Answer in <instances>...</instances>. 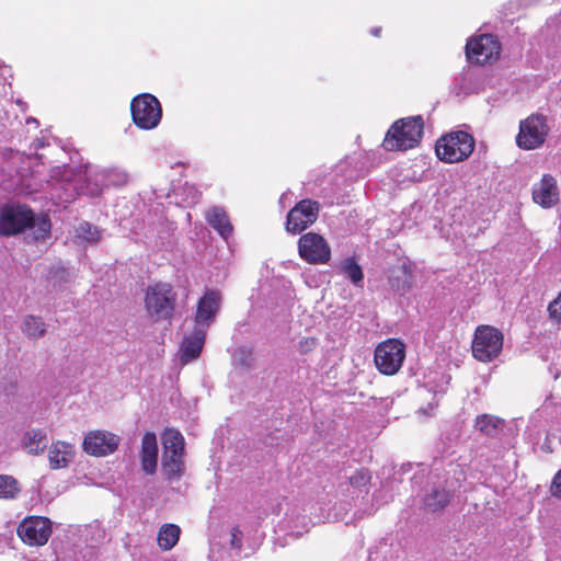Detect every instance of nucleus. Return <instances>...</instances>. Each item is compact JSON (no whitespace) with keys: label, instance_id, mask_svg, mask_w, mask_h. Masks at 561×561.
<instances>
[{"label":"nucleus","instance_id":"28","mask_svg":"<svg viewBox=\"0 0 561 561\" xmlns=\"http://www.w3.org/2000/svg\"><path fill=\"white\" fill-rule=\"evenodd\" d=\"M28 228L34 229V240H45L50 234L51 222L48 215L43 214L37 218L34 217V221Z\"/></svg>","mask_w":561,"mask_h":561},{"label":"nucleus","instance_id":"9","mask_svg":"<svg viewBox=\"0 0 561 561\" xmlns=\"http://www.w3.org/2000/svg\"><path fill=\"white\" fill-rule=\"evenodd\" d=\"M53 533V523L48 517L30 515L24 517L16 528L23 543L30 547H42L47 543Z\"/></svg>","mask_w":561,"mask_h":561},{"label":"nucleus","instance_id":"19","mask_svg":"<svg viewBox=\"0 0 561 561\" xmlns=\"http://www.w3.org/2000/svg\"><path fill=\"white\" fill-rule=\"evenodd\" d=\"M75 457L73 445L57 440L48 449L49 466L51 469L66 468Z\"/></svg>","mask_w":561,"mask_h":561},{"label":"nucleus","instance_id":"26","mask_svg":"<svg viewBox=\"0 0 561 561\" xmlns=\"http://www.w3.org/2000/svg\"><path fill=\"white\" fill-rule=\"evenodd\" d=\"M450 501V493L446 490H434L424 500V505L431 512L443 510Z\"/></svg>","mask_w":561,"mask_h":561},{"label":"nucleus","instance_id":"3","mask_svg":"<svg viewBox=\"0 0 561 561\" xmlns=\"http://www.w3.org/2000/svg\"><path fill=\"white\" fill-rule=\"evenodd\" d=\"M476 140L472 135L455 130L440 136L435 144L438 160L445 163H459L467 160L473 152Z\"/></svg>","mask_w":561,"mask_h":561},{"label":"nucleus","instance_id":"24","mask_svg":"<svg viewBox=\"0 0 561 561\" xmlns=\"http://www.w3.org/2000/svg\"><path fill=\"white\" fill-rule=\"evenodd\" d=\"M23 332L28 337L38 339L46 333V324L41 317L30 314L23 321Z\"/></svg>","mask_w":561,"mask_h":561},{"label":"nucleus","instance_id":"6","mask_svg":"<svg viewBox=\"0 0 561 561\" xmlns=\"http://www.w3.org/2000/svg\"><path fill=\"white\" fill-rule=\"evenodd\" d=\"M130 113L134 124L145 130L157 127L162 118L161 104L150 93L135 96L130 102Z\"/></svg>","mask_w":561,"mask_h":561},{"label":"nucleus","instance_id":"18","mask_svg":"<svg viewBox=\"0 0 561 561\" xmlns=\"http://www.w3.org/2000/svg\"><path fill=\"white\" fill-rule=\"evenodd\" d=\"M207 331L205 328L194 327L193 331L184 337L181 345V360L188 363L196 359L203 350Z\"/></svg>","mask_w":561,"mask_h":561},{"label":"nucleus","instance_id":"8","mask_svg":"<svg viewBox=\"0 0 561 561\" xmlns=\"http://www.w3.org/2000/svg\"><path fill=\"white\" fill-rule=\"evenodd\" d=\"M405 357V345L398 339H388L375 350L374 360L377 369L387 376L394 375Z\"/></svg>","mask_w":561,"mask_h":561},{"label":"nucleus","instance_id":"33","mask_svg":"<svg viewBox=\"0 0 561 561\" xmlns=\"http://www.w3.org/2000/svg\"><path fill=\"white\" fill-rule=\"evenodd\" d=\"M241 530L238 526H234L231 528V539H230V546L233 549H241L242 548V538H241Z\"/></svg>","mask_w":561,"mask_h":561},{"label":"nucleus","instance_id":"21","mask_svg":"<svg viewBox=\"0 0 561 561\" xmlns=\"http://www.w3.org/2000/svg\"><path fill=\"white\" fill-rule=\"evenodd\" d=\"M206 219L208 224L225 239L230 237L232 233V225L230 224L229 217L226 211L219 207L211 208Z\"/></svg>","mask_w":561,"mask_h":561},{"label":"nucleus","instance_id":"25","mask_svg":"<svg viewBox=\"0 0 561 561\" xmlns=\"http://www.w3.org/2000/svg\"><path fill=\"white\" fill-rule=\"evenodd\" d=\"M341 272L354 284L358 285L364 279V274L360 265L354 257H347L341 262Z\"/></svg>","mask_w":561,"mask_h":561},{"label":"nucleus","instance_id":"7","mask_svg":"<svg viewBox=\"0 0 561 561\" xmlns=\"http://www.w3.org/2000/svg\"><path fill=\"white\" fill-rule=\"evenodd\" d=\"M550 127L547 117L541 114H531L520 121L519 131L516 136V145L523 150L540 148L549 134Z\"/></svg>","mask_w":561,"mask_h":561},{"label":"nucleus","instance_id":"14","mask_svg":"<svg viewBox=\"0 0 561 561\" xmlns=\"http://www.w3.org/2000/svg\"><path fill=\"white\" fill-rule=\"evenodd\" d=\"M119 444V437L106 431H91L83 439V450L94 457H104L113 454Z\"/></svg>","mask_w":561,"mask_h":561},{"label":"nucleus","instance_id":"34","mask_svg":"<svg viewBox=\"0 0 561 561\" xmlns=\"http://www.w3.org/2000/svg\"><path fill=\"white\" fill-rule=\"evenodd\" d=\"M317 346L316 337H305L299 342V350L301 353H309Z\"/></svg>","mask_w":561,"mask_h":561},{"label":"nucleus","instance_id":"2","mask_svg":"<svg viewBox=\"0 0 561 561\" xmlns=\"http://www.w3.org/2000/svg\"><path fill=\"white\" fill-rule=\"evenodd\" d=\"M145 309L154 322L173 318L176 294L169 283L158 282L149 285L145 291Z\"/></svg>","mask_w":561,"mask_h":561},{"label":"nucleus","instance_id":"32","mask_svg":"<svg viewBox=\"0 0 561 561\" xmlns=\"http://www.w3.org/2000/svg\"><path fill=\"white\" fill-rule=\"evenodd\" d=\"M550 317L561 322V294L548 307Z\"/></svg>","mask_w":561,"mask_h":561},{"label":"nucleus","instance_id":"27","mask_svg":"<svg viewBox=\"0 0 561 561\" xmlns=\"http://www.w3.org/2000/svg\"><path fill=\"white\" fill-rule=\"evenodd\" d=\"M21 489L16 479L12 476L0 474V499H15Z\"/></svg>","mask_w":561,"mask_h":561},{"label":"nucleus","instance_id":"22","mask_svg":"<svg viewBox=\"0 0 561 561\" xmlns=\"http://www.w3.org/2000/svg\"><path fill=\"white\" fill-rule=\"evenodd\" d=\"M181 529L175 524H164L158 531V545L162 550H171L180 539Z\"/></svg>","mask_w":561,"mask_h":561},{"label":"nucleus","instance_id":"11","mask_svg":"<svg viewBox=\"0 0 561 561\" xmlns=\"http://www.w3.org/2000/svg\"><path fill=\"white\" fill-rule=\"evenodd\" d=\"M298 254L309 264H327L331 260V248L321 234L307 232L298 240Z\"/></svg>","mask_w":561,"mask_h":561},{"label":"nucleus","instance_id":"12","mask_svg":"<svg viewBox=\"0 0 561 561\" xmlns=\"http://www.w3.org/2000/svg\"><path fill=\"white\" fill-rule=\"evenodd\" d=\"M501 45L495 36L483 34L467 42L466 56L476 65L490 64L500 56Z\"/></svg>","mask_w":561,"mask_h":561},{"label":"nucleus","instance_id":"30","mask_svg":"<svg viewBox=\"0 0 561 561\" xmlns=\"http://www.w3.org/2000/svg\"><path fill=\"white\" fill-rule=\"evenodd\" d=\"M350 484L353 488L362 489L366 488L371 480L370 471L366 468H360L356 470L351 477H350Z\"/></svg>","mask_w":561,"mask_h":561},{"label":"nucleus","instance_id":"35","mask_svg":"<svg viewBox=\"0 0 561 561\" xmlns=\"http://www.w3.org/2000/svg\"><path fill=\"white\" fill-rule=\"evenodd\" d=\"M551 492L554 496L561 499V470L554 476L552 480Z\"/></svg>","mask_w":561,"mask_h":561},{"label":"nucleus","instance_id":"29","mask_svg":"<svg viewBox=\"0 0 561 561\" xmlns=\"http://www.w3.org/2000/svg\"><path fill=\"white\" fill-rule=\"evenodd\" d=\"M448 383L446 376L442 375L439 381L434 388H430L427 392L432 394V401L428 402V410L423 409V414H431L433 410L438 405V396L445 391V386Z\"/></svg>","mask_w":561,"mask_h":561},{"label":"nucleus","instance_id":"10","mask_svg":"<svg viewBox=\"0 0 561 561\" xmlns=\"http://www.w3.org/2000/svg\"><path fill=\"white\" fill-rule=\"evenodd\" d=\"M320 213V203L310 198L299 201L287 214L285 228L298 234L313 225Z\"/></svg>","mask_w":561,"mask_h":561},{"label":"nucleus","instance_id":"15","mask_svg":"<svg viewBox=\"0 0 561 561\" xmlns=\"http://www.w3.org/2000/svg\"><path fill=\"white\" fill-rule=\"evenodd\" d=\"M220 291L215 289H207L197 301L196 312L194 316L195 327L205 328L207 331L216 319V316L220 309Z\"/></svg>","mask_w":561,"mask_h":561},{"label":"nucleus","instance_id":"5","mask_svg":"<svg viewBox=\"0 0 561 561\" xmlns=\"http://www.w3.org/2000/svg\"><path fill=\"white\" fill-rule=\"evenodd\" d=\"M502 332L491 325H479L476 329L472 340V355L482 363H489L495 359L503 347Z\"/></svg>","mask_w":561,"mask_h":561},{"label":"nucleus","instance_id":"31","mask_svg":"<svg viewBox=\"0 0 561 561\" xmlns=\"http://www.w3.org/2000/svg\"><path fill=\"white\" fill-rule=\"evenodd\" d=\"M77 234L89 242L96 241L100 238L99 231L89 222L80 224L77 228Z\"/></svg>","mask_w":561,"mask_h":561},{"label":"nucleus","instance_id":"20","mask_svg":"<svg viewBox=\"0 0 561 561\" xmlns=\"http://www.w3.org/2000/svg\"><path fill=\"white\" fill-rule=\"evenodd\" d=\"M48 444L47 435L42 430L27 431L22 439L23 449L30 455H41Z\"/></svg>","mask_w":561,"mask_h":561},{"label":"nucleus","instance_id":"36","mask_svg":"<svg viewBox=\"0 0 561 561\" xmlns=\"http://www.w3.org/2000/svg\"><path fill=\"white\" fill-rule=\"evenodd\" d=\"M370 34H371L373 36H376V37L380 36V34H381V27H374V28H371V30H370Z\"/></svg>","mask_w":561,"mask_h":561},{"label":"nucleus","instance_id":"23","mask_svg":"<svg viewBox=\"0 0 561 561\" xmlns=\"http://www.w3.org/2000/svg\"><path fill=\"white\" fill-rule=\"evenodd\" d=\"M502 426L503 421L493 415L482 414L476 420V428L488 436L496 435Z\"/></svg>","mask_w":561,"mask_h":561},{"label":"nucleus","instance_id":"16","mask_svg":"<svg viewBox=\"0 0 561 561\" xmlns=\"http://www.w3.org/2000/svg\"><path fill=\"white\" fill-rule=\"evenodd\" d=\"M533 199L543 208H551L559 199V190L556 179L545 174L539 183L533 186Z\"/></svg>","mask_w":561,"mask_h":561},{"label":"nucleus","instance_id":"17","mask_svg":"<svg viewBox=\"0 0 561 561\" xmlns=\"http://www.w3.org/2000/svg\"><path fill=\"white\" fill-rule=\"evenodd\" d=\"M140 463L146 474L152 476L156 473L158 466V442L156 434L152 432H147L142 436Z\"/></svg>","mask_w":561,"mask_h":561},{"label":"nucleus","instance_id":"4","mask_svg":"<svg viewBox=\"0 0 561 561\" xmlns=\"http://www.w3.org/2000/svg\"><path fill=\"white\" fill-rule=\"evenodd\" d=\"M162 472L167 480H179L184 473V437L174 430L168 428L162 435Z\"/></svg>","mask_w":561,"mask_h":561},{"label":"nucleus","instance_id":"13","mask_svg":"<svg viewBox=\"0 0 561 561\" xmlns=\"http://www.w3.org/2000/svg\"><path fill=\"white\" fill-rule=\"evenodd\" d=\"M34 221V213L26 206H3L0 209V234L21 233Z\"/></svg>","mask_w":561,"mask_h":561},{"label":"nucleus","instance_id":"1","mask_svg":"<svg viewBox=\"0 0 561 561\" xmlns=\"http://www.w3.org/2000/svg\"><path fill=\"white\" fill-rule=\"evenodd\" d=\"M421 139V116L396 121L385 135L381 147L386 151H407L419 146Z\"/></svg>","mask_w":561,"mask_h":561}]
</instances>
